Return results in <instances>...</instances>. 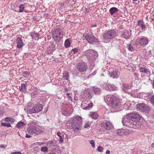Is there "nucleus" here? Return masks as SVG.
<instances>
[{
    "instance_id": "nucleus-15",
    "label": "nucleus",
    "mask_w": 154,
    "mask_h": 154,
    "mask_svg": "<svg viewBox=\"0 0 154 154\" xmlns=\"http://www.w3.org/2000/svg\"><path fill=\"white\" fill-rule=\"evenodd\" d=\"M31 6L28 3H25L21 5L19 7V12H22L24 11L26 12L28 8H30Z\"/></svg>"
},
{
    "instance_id": "nucleus-39",
    "label": "nucleus",
    "mask_w": 154,
    "mask_h": 154,
    "mask_svg": "<svg viewBox=\"0 0 154 154\" xmlns=\"http://www.w3.org/2000/svg\"><path fill=\"white\" fill-rule=\"evenodd\" d=\"M55 143L52 141H49L47 143V146L50 147L55 146Z\"/></svg>"
},
{
    "instance_id": "nucleus-1",
    "label": "nucleus",
    "mask_w": 154,
    "mask_h": 154,
    "mask_svg": "<svg viewBox=\"0 0 154 154\" xmlns=\"http://www.w3.org/2000/svg\"><path fill=\"white\" fill-rule=\"evenodd\" d=\"M105 101H109L111 104L112 108L117 112L122 109V100L117 96L108 95L104 97Z\"/></svg>"
},
{
    "instance_id": "nucleus-18",
    "label": "nucleus",
    "mask_w": 154,
    "mask_h": 154,
    "mask_svg": "<svg viewBox=\"0 0 154 154\" xmlns=\"http://www.w3.org/2000/svg\"><path fill=\"white\" fill-rule=\"evenodd\" d=\"M137 25L140 26L143 31H145L147 29L145 23L142 20H139L137 22Z\"/></svg>"
},
{
    "instance_id": "nucleus-31",
    "label": "nucleus",
    "mask_w": 154,
    "mask_h": 154,
    "mask_svg": "<svg viewBox=\"0 0 154 154\" xmlns=\"http://www.w3.org/2000/svg\"><path fill=\"white\" fill-rule=\"evenodd\" d=\"M93 91L95 94L96 95H99L100 94L101 92V89L100 88H96L95 87L93 88Z\"/></svg>"
},
{
    "instance_id": "nucleus-51",
    "label": "nucleus",
    "mask_w": 154,
    "mask_h": 154,
    "mask_svg": "<svg viewBox=\"0 0 154 154\" xmlns=\"http://www.w3.org/2000/svg\"><path fill=\"white\" fill-rule=\"evenodd\" d=\"M97 73V71L96 70L94 71L93 73L89 75H88V77L89 78H91L92 77V76H93L94 75H95Z\"/></svg>"
},
{
    "instance_id": "nucleus-20",
    "label": "nucleus",
    "mask_w": 154,
    "mask_h": 154,
    "mask_svg": "<svg viewBox=\"0 0 154 154\" xmlns=\"http://www.w3.org/2000/svg\"><path fill=\"white\" fill-rule=\"evenodd\" d=\"M81 106L83 109L85 110H89L93 106V104L91 101L90 103L88 104L86 103H82Z\"/></svg>"
},
{
    "instance_id": "nucleus-32",
    "label": "nucleus",
    "mask_w": 154,
    "mask_h": 154,
    "mask_svg": "<svg viewBox=\"0 0 154 154\" xmlns=\"http://www.w3.org/2000/svg\"><path fill=\"white\" fill-rule=\"evenodd\" d=\"M30 75V72L28 71H24L21 74L22 76L25 78L29 77Z\"/></svg>"
},
{
    "instance_id": "nucleus-24",
    "label": "nucleus",
    "mask_w": 154,
    "mask_h": 154,
    "mask_svg": "<svg viewBox=\"0 0 154 154\" xmlns=\"http://www.w3.org/2000/svg\"><path fill=\"white\" fill-rule=\"evenodd\" d=\"M55 44L57 45V48L59 50V51L60 52H63L64 47L62 46V44L61 43H59L60 42H57L55 41Z\"/></svg>"
},
{
    "instance_id": "nucleus-4",
    "label": "nucleus",
    "mask_w": 154,
    "mask_h": 154,
    "mask_svg": "<svg viewBox=\"0 0 154 154\" xmlns=\"http://www.w3.org/2000/svg\"><path fill=\"white\" fill-rule=\"evenodd\" d=\"M82 125V117L78 116L74 118L72 121V126L75 132L81 130Z\"/></svg>"
},
{
    "instance_id": "nucleus-40",
    "label": "nucleus",
    "mask_w": 154,
    "mask_h": 154,
    "mask_svg": "<svg viewBox=\"0 0 154 154\" xmlns=\"http://www.w3.org/2000/svg\"><path fill=\"white\" fill-rule=\"evenodd\" d=\"M127 47L128 48V50L131 51H133L134 50V47L131 44H128L127 45Z\"/></svg>"
},
{
    "instance_id": "nucleus-12",
    "label": "nucleus",
    "mask_w": 154,
    "mask_h": 154,
    "mask_svg": "<svg viewBox=\"0 0 154 154\" xmlns=\"http://www.w3.org/2000/svg\"><path fill=\"white\" fill-rule=\"evenodd\" d=\"M76 68L79 72H85L88 69V66L86 63L82 61H80L77 64Z\"/></svg>"
},
{
    "instance_id": "nucleus-26",
    "label": "nucleus",
    "mask_w": 154,
    "mask_h": 154,
    "mask_svg": "<svg viewBox=\"0 0 154 154\" xmlns=\"http://www.w3.org/2000/svg\"><path fill=\"white\" fill-rule=\"evenodd\" d=\"M27 87V85H26V84L25 83L21 84V87H20L19 88L20 91L25 92L26 90Z\"/></svg>"
},
{
    "instance_id": "nucleus-43",
    "label": "nucleus",
    "mask_w": 154,
    "mask_h": 154,
    "mask_svg": "<svg viewBox=\"0 0 154 154\" xmlns=\"http://www.w3.org/2000/svg\"><path fill=\"white\" fill-rule=\"evenodd\" d=\"M41 150L43 152H47L48 150V148L47 146L42 147L41 148Z\"/></svg>"
},
{
    "instance_id": "nucleus-29",
    "label": "nucleus",
    "mask_w": 154,
    "mask_h": 154,
    "mask_svg": "<svg viewBox=\"0 0 154 154\" xmlns=\"http://www.w3.org/2000/svg\"><path fill=\"white\" fill-rule=\"evenodd\" d=\"M25 125V124L23 122L20 121L17 123L16 127L18 128H20L23 127Z\"/></svg>"
},
{
    "instance_id": "nucleus-3",
    "label": "nucleus",
    "mask_w": 154,
    "mask_h": 154,
    "mask_svg": "<svg viewBox=\"0 0 154 154\" xmlns=\"http://www.w3.org/2000/svg\"><path fill=\"white\" fill-rule=\"evenodd\" d=\"M88 60L90 67L92 69L95 66L94 61L98 58V54L97 52L93 49H88L85 51L84 53Z\"/></svg>"
},
{
    "instance_id": "nucleus-50",
    "label": "nucleus",
    "mask_w": 154,
    "mask_h": 154,
    "mask_svg": "<svg viewBox=\"0 0 154 154\" xmlns=\"http://www.w3.org/2000/svg\"><path fill=\"white\" fill-rule=\"evenodd\" d=\"M29 34L33 39H35V31L30 32Z\"/></svg>"
},
{
    "instance_id": "nucleus-9",
    "label": "nucleus",
    "mask_w": 154,
    "mask_h": 154,
    "mask_svg": "<svg viewBox=\"0 0 154 154\" xmlns=\"http://www.w3.org/2000/svg\"><path fill=\"white\" fill-rule=\"evenodd\" d=\"M116 35V31L114 29H111L105 33L103 35L104 39L108 40L114 38Z\"/></svg>"
},
{
    "instance_id": "nucleus-8",
    "label": "nucleus",
    "mask_w": 154,
    "mask_h": 154,
    "mask_svg": "<svg viewBox=\"0 0 154 154\" xmlns=\"http://www.w3.org/2000/svg\"><path fill=\"white\" fill-rule=\"evenodd\" d=\"M137 110H139L142 112L148 113L150 111L151 107L148 105L143 103L137 104L136 106Z\"/></svg>"
},
{
    "instance_id": "nucleus-54",
    "label": "nucleus",
    "mask_w": 154,
    "mask_h": 154,
    "mask_svg": "<svg viewBox=\"0 0 154 154\" xmlns=\"http://www.w3.org/2000/svg\"><path fill=\"white\" fill-rule=\"evenodd\" d=\"M35 37H36L37 38H38L37 40L39 38H40V34L38 33H35Z\"/></svg>"
},
{
    "instance_id": "nucleus-48",
    "label": "nucleus",
    "mask_w": 154,
    "mask_h": 154,
    "mask_svg": "<svg viewBox=\"0 0 154 154\" xmlns=\"http://www.w3.org/2000/svg\"><path fill=\"white\" fill-rule=\"evenodd\" d=\"M51 44L49 46L53 49L54 48L55 49V45L56 44H55V41L54 42H51Z\"/></svg>"
},
{
    "instance_id": "nucleus-11",
    "label": "nucleus",
    "mask_w": 154,
    "mask_h": 154,
    "mask_svg": "<svg viewBox=\"0 0 154 154\" xmlns=\"http://www.w3.org/2000/svg\"><path fill=\"white\" fill-rule=\"evenodd\" d=\"M149 41L148 38L147 37L142 36L137 39L135 44L137 45H138L139 44L140 46H141L143 47L148 45Z\"/></svg>"
},
{
    "instance_id": "nucleus-57",
    "label": "nucleus",
    "mask_w": 154,
    "mask_h": 154,
    "mask_svg": "<svg viewBox=\"0 0 154 154\" xmlns=\"http://www.w3.org/2000/svg\"><path fill=\"white\" fill-rule=\"evenodd\" d=\"M0 147L1 148L4 149H5L6 147H7V146L5 145L4 144H1L0 145Z\"/></svg>"
},
{
    "instance_id": "nucleus-58",
    "label": "nucleus",
    "mask_w": 154,
    "mask_h": 154,
    "mask_svg": "<svg viewBox=\"0 0 154 154\" xmlns=\"http://www.w3.org/2000/svg\"><path fill=\"white\" fill-rule=\"evenodd\" d=\"M11 154H22L20 152L18 151L14 152H12L11 153Z\"/></svg>"
},
{
    "instance_id": "nucleus-38",
    "label": "nucleus",
    "mask_w": 154,
    "mask_h": 154,
    "mask_svg": "<svg viewBox=\"0 0 154 154\" xmlns=\"http://www.w3.org/2000/svg\"><path fill=\"white\" fill-rule=\"evenodd\" d=\"M116 134L118 135L122 136L123 135V129L118 130L116 132Z\"/></svg>"
},
{
    "instance_id": "nucleus-10",
    "label": "nucleus",
    "mask_w": 154,
    "mask_h": 154,
    "mask_svg": "<svg viewBox=\"0 0 154 154\" xmlns=\"http://www.w3.org/2000/svg\"><path fill=\"white\" fill-rule=\"evenodd\" d=\"M27 131L29 134H34L35 135H38L43 133V131L40 129L37 128V127L33 126H30L28 128H27Z\"/></svg>"
},
{
    "instance_id": "nucleus-61",
    "label": "nucleus",
    "mask_w": 154,
    "mask_h": 154,
    "mask_svg": "<svg viewBox=\"0 0 154 154\" xmlns=\"http://www.w3.org/2000/svg\"><path fill=\"white\" fill-rule=\"evenodd\" d=\"M71 4V5H74V6L75 5V2L74 1H72L70 3V4Z\"/></svg>"
},
{
    "instance_id": "nucleus-6",
    "label": "nucleus",
    "mask_w": 154,
    "mask_h": 154,
    "mask_svg": "<svg viewBox=\"0 0 154 154\" xmlns=\"http://www.w3.org/2000/svg\"><path fill=\"white\" fill-rule=\"evenodd\" d=\"M27 108L26 112L28 114H32L33 113H38L41 111L43 108L42 105L40 103L37 104L35 106L32 107V106L28 105L27 106Z\"/></svg>"
},
{
    "instance_id": "nucleus-45",
    "label": "nucleus",
    "mask_w": 154,
    "mask_h": 154,
    "mask_svg": "<svg viewBox=\"0 0 154 154\" xmlns=\"http://www.w3.org/2000/svg\"><path fill=\"white\" fill-rule=\"evenodd\" d=\"M79 49L78 48H73L71 50V51L72 52H73V54H75L76 53H77L79 52Z\"/></svg>"
},
{
    "instance_id": "nucleus-35",
    "label": "nucleus",
    "mask_w": 154,
    "mask_h": 154,
    "mask_svg": "<svg viewBox=\"0 0 154 154\" xmlns=\"http://www.w3.org/2000/svg\"><path fill=\"white\" fill-rule=\"evenodd\" d=\"M62 134L60 132H58L57 133V135L59 137L60 139H59V143H62L63 142V140L62 138Z\"/></svg>"
},
{
    "instance_id": "nucleus-7",
    "label": "nucleus",
    "mask_w": 154,
    "mask_h": 154,
    "mask_svg": "<svg viewBox=\"0 0 154 154\" xmlns=\"http://www.w3.org/2000/svg\"><path fill=\"white\" fill-rule=\"evenodd\" d=\"M63 31V29L61 28L58 27L54 29L52 32V36L55 41L61 42V39L60 35Z\"/></svg>"
},
{
    "instance_id": "nucleus-16",
    "label": "nucleus",
    "mask_w": 154,
    "mask_h": 154,
    "mask_svg": "<svg viewBox=\"0 0 154 154\" xmlns=\"http://www.w3.org/2000/svg\"><path fill=\"white\" fill-rule=\"evenodd\" d=\"M131 30H124L121 35V37H123L126 39H129L131 35Z\"/></svg>"
},
{
    "instance_id": "nucleus-52",
    "label": "nucleus",
    "mask_w": 154,
    "mask_h": 154,
    "mask_svg": "<svg viewBox=\"0 0 154 154\" xmlns=\"http://www.w3.org/2000/svg\"><path fill=\"white\" fill-rule=\"evenodd\" d=\"M69 93H67L66 95L67 96V97L68 98V100H70V101H72V97L70 96L69 95Z\"/></svg>"
},
{
    "instance_id": "nucleus-60",
    "label": "nucleus",
    "mask_w": 154,
    "mask_h": 154,
    "mask_svg": "<svg viewBox=\"0 0 154 154\" xmlns=\"http://www.w3.org/2000/svg\"><path fill=\"white\" fill-rule=\"evenodd\" d=\"M32 137V136L28 134H26L25 136V137L26 138H29Z\"/></svg>"
},
{
    "instance_id": "nucleus-23",
    "label": "nucleus",
    "mask_w": 154,
    "mask_h": 154,
    "mask_svg": "<svg viewBox=\"0 0 154 154\" xmlns=\"http://www.w3.org/2000/svg\"><path fill=\"white\" fill-rule=\"evenodd\" d=\"M119 11V9L113 7L111 8L109 10V12L111 16L113 14H118Z\"/></svg>"
},
{
    "instance_id": "nucleus-56",
    "label": "nucleus",
    "mask_w": 154,
    "mask_h": 154,
    "mask_svg": "<svg viewBox=\"0 0 154 154\" xmlns=\"http://www.w3.org/2000/svg\"><path fill=\"white\" fill-rule=\"evenodd\" d=\"M38 94L37 93L35 92H33L32 93H31V95H32V97H34L35 96H36V95H37Z\"/></svg>"
},
{
    "instance_id": "nucleus-63",
    "label": "nucleus",
    "mask_w": 154,
    "mask_h": 154,
    "mask_svg": "<svg viewBox=\"0 0 154 154\" xmlns=\"http://www.w3.org/2000/svg\"><path fill=\"white\" fill-rule=\"evenodd\" d=\"M151 115L152 118H154V112H152L151 114Z\"/></svg>"
},
{
    "instance_id": "nucleus-42",
    "label": "nucleus",
    "mask_w": 154,
    "mask_h": 154,
    "mask_svg": "<svg viewBox=\"0 0 154 154\" xmlns=\"http://www.w3.org/2000/svg\"><path fill=\"white\" fill-rule=\"evenodd\" d=\"M123 88L126 89H130L131 88V87L128 84L124 83L122 84Z\"/></svg>"
},
{
    "instance_id": "nucleus-49",
    "label": "nucleus",
    "mask_w": 154,
    "mask_h": 154,
    "mask_svg": "<svg viewBox=\"0 0 154 154\" xmlns=\"http://www.w3.org/2000/svg\"><path fill=\"white\" fill-rule=\"evenodd\" d=\"M90 143L91 145V146L93 148H94L95 147V142L93 140H91L90 141Z\"/></svg>"
},
{
    "instance_id": "nucleus-19",
    "label": "nucleus",
    "mask_w": 154,
    "mask_h": 154,
    "mask_svg": "<svg viewBox=\"0 0 154 154\" xmlns=\"http://www.w3.org/2000/svg\"><path fill=\"white\" fill-rule=\"evenodd\" d=\"M101 125L103 127L105 130H110L113 128V126L112 124L109 122H106L105 123H102L101 124Z\"/></svg>"
},
{
    "instance_id": "nucleus-2",
    "label": "nucleus",
    "mask_w": 154,
    "mask_h": 154,
    "mask_svg": "<svg viewBox=\"0 0 154 154\" xmlns=\"http://www.w3.org/2000/svg\"><path fill=\"white\" fill-rule=\"evenodd\" d=\"M140 115L137 113H130L127 114L123 118L122 122L123 125L127 126L134 122L139 121L140 119Z\"/></svg>"
},
{
    "instance_id": "nucleus-13",
    "label": "nucleus",
    "mask_w": 154,
    "mask_h": 154,
    "mask_svg": "<svg viewBox=\"0 0 154 154\" xmlns=\"http://www.w3.org/2000/svg\"><path fill=\"white\" fill-rule=\"evenodd\" d=\"M109 74L111 77L116 79L119 77L120 73L118 70L111 68L109 69Z\"/></svg>"
},
{
    "instance_id": "nucleus-14",
    "label": "nucleus",
    "mask_w": 154,
    "mask_h": 154,
    "mask_svg": "<svg viewBox=\"0 0 154 154\" xmlns=\"http://www.w3.org/2000/svg\"><path fill=\"white\" fill-rule=\"evenodd\" d=\"M82 95L85 96L88 100H91L93 97V94L91 93V91L88 88H86L85 90H82Z\"/></svg>"
},
{
    "instance_id": "nucleus-21",
    "label": "nucleus",
    "mask_w": 154,
    "mask_h": 154,
    "mask_svg": "<svg viewBox=\"0 0 154 154\" xmlns=\"http://www.w3.org/2000/svg\"><path fill=\"white\" fill-rule=\"evenodd\" d=\"M106 90L109 91H116L118 89V88L113 84H106L105 86Z\"/></svg>"
},
{
    "instance_id": "nucleus-44",
    "label": "nucleus",
    "mask_w": 154,
    "mask_h": 154,
    "mask_svg": "<svg viewBox=\"0 0 154 154\" xmlns=\"http://www.w3.org/2000/svg\"><path fill=\"white\" fill-rule=\"evenodd\" d=\"M32 89L33 92L37 93V94H40V92L39 91H40V90H39L38 88H37L36 87H33Z\"/></svg>"
},
{
    "instance_id": "nucleus-33",
    "label": "nucleus",
    "mask_w": 154,
    "mask_h": 154,
    "mask_svg": "<svg viewBox=\"0 0 154 154\" xmlns=\"http://www.w3.org/2000/svg\"><path fill=\"white\" fill-rule=\"evenodd\" d=\"M139 70L140 72L142 73H147L149 71L148 69H146L144 67H140Z\"/></svg>"
},
{
    "instance_id": "nucleus-46",
    "label": "nucleus",
    "mask_w": 154,
    "mask_h": 154,
    "mask_svg": "<svg viewBox=\"0 0 154 154\" xmlns=\"http://www.w3.org/2000/svg\"><path fill=\"white\" fill-rule=\"evenodd\" d=\"M97 149L99 152H103V148L101 146H99Z\"/></svg>"
},
{
    "instance_id": "nucleus-25",
    "label": "nucleus",
    "mask_w": 154,
    "mask_h": 154,
    "mask_svg": "<svg viewBox=\"0 0 154 154\" xmlns=\"http://www.w3.org/2000/svg\"><path fill=\"white\" fill-rule=\"evenodd\" d=\"M70 109V110L68 109L64 110L62 111V114L66 116L70 115L72 113L73 109Z\"/></svg>"
},
{
    "instance_id": "nucleus-64",
    "label": "nucleus",
    "mask_w": 154,
    "mask_h": 154,
    "mask_svg": "<svg viewBox=\"0 0 154 154\" xmlns=\"http://www.w3.org/2000/svg\"><path fill=\"white\" fill-rule=\"evenodd\" d=\"M106 154H109L110 153V151L109 150H107L106 152Z\"/></svg>"
},
{
    "instance_id": "nucleus-22",
    "label": "nucleus",
    "mask_w": 154,
    "mask_h": 154,
    "mask_svg": "<svg viewBox=\"0 0 154 154\" xmlns=\"http://www.w3.org/2000/svg\"><path fill=\"white\" fill-rule=\"evenodd\" d=\"M16 41V43L17 44V47L19 49L21 48L23 45V42L21 38L20 37L17 38Z\"/></svg>"
},
{
    "instance_id": "nucleus-47",
    "label": "nucleus",
    "mask_w": 154,
    "mask_h": 154,
    "mask_svg": "<svg viewBox=\"0 0 154 154\" xmlns=\"http://www.w3.org/2000/svg\"><path fill=\"white\" fill-rule=\"evenodd\" d=\"M32 149L33 150V151L37 152L39 151V148L37 146H34L33 147Z\"/></svg>"
},
{
    "instance_id": "nucleus-37",
    "label": "nucleus",
    "mask_w": 154,
    "mask_h": 154,
    "mask_svg": "<svg viewBox=\"0 0 154 154\" xmlns=\"http://www.w3.org/2000/svg\"><path fill=\"white\" fill-rule=\"evenodd\" d=\"M1 125L2 126L6 127H11V125L9 123L2 122L1 123Z\"/></svg>"
},
{
    "instance_id": "nucleus-55",
    "label": "nucleus",
    "mask_w": 154,
    "mask_h": 154,
    "mask_svg": "<svg viewBox=\"0 0 154 154\" xmlns=\"http://www.w3.org/2000/svg\"><path fill=\"white\" fill-rule=\"evenodd\" d=\"M10 117H7L5 119V121L6 122H9L10 121Z\"/></svg>"
},
{
    "instance_id": "nucleus-28",
    "label": "nucleus",
    "mask_w": 154,
    "mask_h": 154,
    "mask_svg": "<svg viewBox=\"0 0 154 154\" xmlns=\"http://www.w3.org/2000/svg\"><path fill=\"white\" fill-rule=\"evenodd\" d=\"M70 38H68L66 39L64 42V46L66 48L69 47L71 45Z\"/></svg>"
},
{
    "instance_id": "nucleus-30",
    "label": "nucleus",
    "mask_w": 154,
    "mask_h": 154,
    "mask_svg": "<svg viewBox=\"0 0 154 154\" xmlns=\"http://www.w3.org/2000/svg\"><path fill=\"white\" fill-rule=\"evenodd\" d=\"M63 78L64 80H69V72L65 71V72L63 73Z\"/></svg>"
},
{
    "instance_id": "nucleus-62",
    "label": "nucleus",
    "mask_w": 154,
    "mask_h": 154,
    "mask_svg": "<svg viewBox=\"0 0 154 154\" xmlns=\"http://www.w3.org/2000/svg\"><path fill=\"white\" fill-rule=\"evenodd\" d=\"M152 82V84L153 85V87L154 88V78H153V80H151Z\"/></svg>"
},
{
    "instance_id": "nucleus-41",
    "label": "nucleus",
    "mask_w": 154,
    "mask_h": 154,
    "mask_svg": "<svg viewBox=\"0 0 154 154\" xmlns=\"http://www.w3.org/2000/svg\"><path fill=\"white\" fill-rule=\"evenodd\" d=\"M149 100L152 104L154 106V95H152L149 97Z\"/></svg>"
},
{
    "instance_id": "nucleus-5",
    "label": "nucleus",
    "mask_w": 154,
    "mask_h": 154,
    "mask_svg": "<svg viewBox=\"0 0 154 154\" xmlns=\"http://www.w3.org/2000/svg\"><path fill=\"white\" fill-rule=\"evenodd\" d=\"M83 37L87 40L88 43L91 45L96 44L99 45L100 43V42L93 34L91 32L88 33H86L83 34Z\"/></svg>"
},
{
    "instance_id": "nucleus-53",
    "label": "nucleus",
    "mask_w": 154,
    "mask_h": 154,
    "mask_svg": "<svg viewBox=\"0 0 154 154\" xmlns=\"http://www.w3.org/2000/svg\"><path fill=\"white\" fill-rule=\"evenodd\" d=\"M10 119L11 120L10 122L11 124H13L16 121L15 119L11 117Z\"/></svg>"
},
{
    "instance_id": "nucleus-17",
    "label": "nucleus",
    "mask_w": 154,
    "mask_h": 154,
    "mask_svg": "<svg viewBox=\"0 0 154 154\" xmlns=\"http://www.w3.org/2000/svg\"><path fill=\"white\" fill-rule=\"evenodd\" d=\"M139 121H136L132 122V123H131L128 125L127 126H129L132 128H141V126H142V124L141 122H139Z\"/></svg>"
},
{
    "instance_id": "nucleus-36",
    "label": "nucleus",
    "mask_w": 154,
    "mask_h": 154,
    "mask_svg": "<svg viewBox=\"0 0 154 154\" xmlns=\"http://www.w3.org/2000/svg\"><path fill=\"white\" fill-rule=\"evenodd\" d=\"M123 135H127L128 134H130L131 131L128 129L125 128L123 129Z\"/></svg>"
},
{
    "instance_id": "nucleus-59",
    "label": "nucleus",
    "mask_w": 154,
    "mask_h": 154,
    "mask_svg": "<svg viewBox=\"0 0 154 154\" xmlns=\"http://www.w3.org/2000/svg\"><path fill=\"white\" fill-rule=\"evenodd\" d=\"M89 127L90 125L89 124L87 123L85 125V126L84 127V128H86Z\"/></svg>"
},
{
    "instance_id": "nucleus-34",
    "label": "nucleus",
    "mask_w": 154,
    "mask_h": 154,
    "mask_svg": "<svg viewBox=\"0 0 154 154\" xmlns=\"http://www.w3.org/2000/svg\"><path fill=\"white\" fill-rule=\"evenodd\" d=\"M91 116L92 118L97 119L99 116L97 112H93L91 113Z\"/></svg>"
},
{
    "instance_id": "nucleus-27",
    "label": "nucleus",
    "mask_w": 154,
    "mask_h": 154,
    "mask_svg": "<svg viewBox=\"0 0 154 154\" xmlns=\"http://www.w3.org/2000/svg\"><path fill=\"white\" fill-rule=\"evenodd\" d=\"M56 50L55 49H54L48 46L47 48L46 51V53L47 55H48L50 54H52L54 51H55Z\"/></svg>"
}]
</instances>
